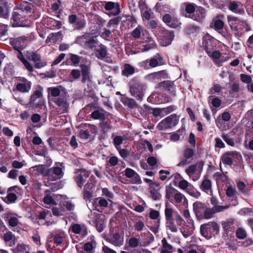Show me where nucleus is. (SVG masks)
<instances>
[{
	"instance_id": "23",
	"label": "nucleus",
	"mask_w": 253,
	"mask_h": 253,
	"mask_svg": "<svg viewBox=\"0 0 253 253\" xmlns=\"http://www.w3.org/2000/svg\"><path fill=\"white\" fill-rule=\"evenodd\" d=\"M174 34L172 32L165 31L163 36L160 39V42L162 46H166L171 44L174 38Z\"/></svg>"
},
{
	"instance_id": "14",
	"label": "nucleus",
	"mask_w": 253,
	"mask_h": 253,
	"mask_svg": "<svg viewBox=\"0 0 253 253\" xmlns=\"http://www.w3.org/2000/svg\"><path fill=\"white\" fill-rule=\"evenodd\" d=\"M215 42V39L208 34L203 37V44L206 52L213 49L214 47L216 46Z\"/></svg>"
},
{
	"instance_id": "55",
	"label": "nucleus",
	"mask_w": 253,
	"mask_h": 253,
	"mask_svg": "<svg viewBox=\"0 0 253 253\" xmlns=\"http://www.w3.org/2000/svg\"><path fill=\"white\" fill-rule=\"evenodd\" d=\"M209 100L211 101L212 105L215 108L219 107L221 105V101L217 97H213L211 96H210L209 97Z\"/></svg>"
},
{
	"instance_id": "47",
	"label": "nucleus",
	"mask_w": 253,
	"mask_h": 253,
	"mask_svg": "<svg viewBox=\"0 0 253 253\" xmlns=\"http://www.w3.org/2000/svg\"><path fill=\"white\" fill-rule=\"evenodd\" d=\"M89 36V35L86 34L78 37L76 40V42L85 47Z\"/></svg>"
},
{
	"instance_id": "27",
	"label": "nucleus",
	"mask_w": 253,
	"mask_h": 253,
	"mask_svg": "<svg viewBox=\"0 0 253 253\" xmlns=\"http://www.w3.org/2000/svg\"><path fill=\"white\" fill-rule=\"evenodd\" d=\"M187 223L188 224L185 225L181 230L183 236L185 238H187L191 235L195 229L194 222L190 221V222H187Z\"/></svg>"
},
{
	"instance_id": "29",
	"label": "nucleus",
	"mask_w": 253,
	"mask_h": 253,
	"mask_svg": "<svg viewBox=\"0 0 253 253\" xmlns=\"http://www.w3.org/2000/svg\"><path fill=\"white\" fill-rule=\"evenodd\" d=\"M211 182L207 176H205L201 185V189L207 193L211 195Z\"/></svg>"
},
{
	"instance_id": "16",
	"label": "nucleus",
	"mask_w": 253,
	"mask_h": 253,
	"mask_svg": "<svg viewBox=\"0 0 253 253\" xmlns=\"http://www.w3.org/2000/svg\"><path fill=\"white\" fill-rule=\"evenodd\" d=\"M48 97H59L66 94L64 89L62 86L50 87L47 88Z\"/></svg>"
},
{
	"instance_id": "4",
	"label": "nucleus",
	"mask_w": 253,
	"mask_h": 253,
	"mask_svg": "<svg viewBox=\"0 0 253 253\" xmlns=\"http://www.w3.org/2000/svg\"><path fill=\"white\" fill-rule=\"evenodd\" d=\"M178 121V120L176 115H171L161 121L157 126V128L159 130L169 129L176 126Z\"/></svg>"
},
{
	"instance_id": "50",
	"label": "nucleus",
	"mask_w": 253,
	"mask_h": 253,
	"mask_svg": "<svg viewBox=\"0 0 253 253\" xmlns=\"http://www.w3.org/2000/svg\"><path fill=\"white\" fill-rule=\"evenodd\" d=\"M166 227L168 230H170L172 232H177L178 231V228L174 223V221H166Z\"/></svg>"
},
{
	"instance_id": "48",
	"label": "nucleus",
	"mask_w": 253,
	"mask_h": 253,
	"mask_svg": "<svg viewBox=\"0 0 253 253\" xmlns=\"http://www.w3.org/2000/svg\"><path fill=\"white\" fill-rule=\"evenodd\" d=\"M65 237V234L63 232H58L56 233L54 237V240L55 243L57 244H61L63 243Z\"/></svg>"
},
{
	"instance_id": "11",
	"label": "nucleus",
	"mask_w": 253,
	"mask_h": 253,
	"mask_svg": "<svg viewBox=\"0 0 253 253\" xmlns=\"http://www.w3.org/2000/svg\"><path fill=\"white\" fill-rule=\"evenodd\" d=\"M28 39L25 36H22L13 39L10 41V43L13 48L18 51H21L26 45Z\"/></svg>"
},
{
	"instance_id": "63",
	"label": "nucleus",
	"mask_w": 253,
	"mask_h": 253,
	"mask_svg": "<svg viewBox=\"0 0 253 253\" xmlns=\"http://www.w3.org/2000/svg\"><path fill=\"white\" fill-rule=\"evenodd\" d=\"M237 186L239 189L242 192V193L245 195H248L249 194V190L246 188V185L242 181H238Z\"/></svg>"
},
{
	"instance_id": "5",
	"label": "nucleus",
	"mask_w": 253,
	"mask_h": 253,
	"mask_svg": "<svg viewBox=\"0 0 253 253\" xmlns=\"http://www.w3.org/2000/svg\"><path fill=\"white\" fill-rule=\"evenodd\" d=\"M144 85L139 83H131L129 85L131 95L137 100H142L144 96Z\"/></svg>"
},
{
	"instance_id": "22",
	"label": "nucleus",
	"mask_w": 253,
	"mask_h": 253,
	"mask_svg": "<svg viewBox=\"0 0 253 253\" xmlns=\"http://www.w3.org/2000/svg\"><path fill=\"white\" fill-rule=\"evenodd\" d=\"M194 211L198 218H203L206 206L201 202H196L193 205Z\"/></svg>"
},
{
	"instance_id": "64",
	"label": "nucleus",
	"mask_w": 253,
	"mask_h": 253,
	"mask_svg": "<svg viewBox=\"0 0 253 253\" xmlns=\"http://www.w3.org/2000/svg\"><path fill=\"white\" fill-rule=\"evenodd\" d=\"M215 212L212 211V208L211 209L206 208V210L204 211V214L203 215V218L209 219L212 217Z\"/></svg>"
},
{
	"instance_id": "60",
	"label": "nucleus",
	"mask_w": 253,
	"mask_h": 253,
	"mask_svg": "<svg viewBox=\"0 0 253 253\" xmlns=\"http://www.w3.org/2000/svg\"><path fill=\"white\" fill-rule=\"evenodd\" d=\"M14 239V235L9 231H7L3 235V240L5 242H8Z\"/></svg>"
},
{
	"instance_id": "32",
	"label": "nucleus",
	"mask_w": 253,
	"mask_h": 253,
	"mask_svg": "<svg viewBox=\"0 0 253 253\" xmlns=\"http://www.w3.org/2000/svg\"><path fill=\"white\" fill-rule=\"evenodd\" d=\"M140 8L143 20H149L151 19L152 14V10L145 5H141Z\"/></svg>"
},
{
	"instance_id": "62",
	"label": "nucleus",
	"mask_w": 253,
	"mask_h": 253,
	"mask_svg": "<svg viewBox=\"0 0 253 253\" xmlns=\"http://www.w3.org/2000/svg\"><path fill=\"white\" fill-rule=\"evenodd\" d=\"M69 55L70 56V60L72 63L74 64L75 66L78 65L81 61V57L76 54L72 53H70Z\"/></svg>"
},
{
	"instance_id": "25",
	"label": "nucleus",
	"mask_w": 253,
	"mask_h": 253,
	"mask_svg": "<svg viewBox=\"0 0 253 253\" xmlns=\"http://www.w3.org/2000/svg\"><path fill=\"white\" fill-rule=\"evenodd\" d=\"M229 9L232 12L242 14L244 13V7L242 3L239 1L231 2L229 5Z\"/></svg>"
},
{
	"instance_id": "15",
	"label": "nucleus",
	"mask_w": 253,
	"mask_h": 253,
	"mask_svg": "<svg viewBox=\"0 0 253 253\" xmlns=\"http://www.w3.org/2000/svg\"><path fill=\"white\" fill-rule=\"evenodd\" d=\"M104 8L106 10L110 11V15L116 16L121 12L120 5L117 2L112 1L107 2L105 3Z\"/></svg>"
},
{
	"instance_id": "33",
	"label": "nucleus",
	"mask_w": 253,
	"mask_h": 253,
	"mask_svg": "<svg viewBox=\"0 0 253 253\" xmlns=\"http://www.w3.org/2000/svg\"><path fill=\"white\" fill-rule=\"evenodd\" d=\"M5 219L8 221V225L11 227H15L20 223L18 217L11 214H6Z\"/></svg>"
},
{
	"instance_id": "46",
	"label": "nucleus",
	"mask_w": 253,
	"mask_h": 253,
	"mask_svg": "<svg viewBox=\"0 0 253 253\" xmlns=\"http://www.w3.org/2000/svg\"><path fill=\"white\" fill-rule=\"evenodd\" d=\"M91 117L94 119L103 120L105 119V113L103 110H95L91 113Z\"/></svg>"
},
{
	"instance_id": "56",
	"label": "nucleus",
	"mask_w": 253,
	"mask_h": 253,
	"mask_svg": "<svg viewBox=\"0 0 253 253\" xmlns=\"http://www.w3.org/2000/svg\"><path fill=\"white\" fill-rule=\"evenodd\" d=\"M94 178L93 176H90L89 177V180L84 185V189L92 191V189L94 187Z\"/></svg>"
},
{
	"instance_id": "7",
	"label": "nucleus",
	"mask_w": 253,
	"mask_h": 253,
	"mask_svg": "<svg viewBox=\"0 0 253 253\" xmlns=\"http://www.w3.org/2000/svg\"><path fill=\"white\" fill-rule=\"evenodd\" d=\"M32 83L23 77H19L16 86V89L22 93L28 92L31 89Z\"/></svg>"
},
{
	"instance_id": "31",
	"label": "nucleus",
	"mask_w": 253,
	"mask_h": 253,
	"mask_svg": "<svg viewBox=\"0 0 253 253\" xmlns=\"http://www.w3.org/2000/svg\"><path fill=\"white\" fill-rule=\"evenodd\" d=\"M71 228L72 231L75 234H81L83 236H85L87 234V228L84 225L75 224L72 226Z\"/></svg>"
},
{
	"instance_id": "37",
	"label": "nucleus",
	"mask_w": 253,
	"mask_h": 253,
	"mask_svg": "<svg viewBox=\"0 0 253 253\" xmlns=\"http://www.w3.org/2000/svg\"><path fill=\"white\" fill-rule=\"evenodd\" d=\"M135 72V68L133 66L129 64H125L124 68L122 72L123 76L128 77L132 75Z\"/></svg>"
},
{
	"instance_id": "8",
	"label": "nucleus",
	"mask_w": 253,
	"mask_h": 253,
	"mask_svg": "<svg viewBox=\"0 0 253 253\" xmlns=\"http://www.w3.org/2000/svg\"><path fill=\"white\" fill-rule=\"evenodd\" d=\"M241 158V154L236 151H229L223 154L221 158L222 163L225 165H231L233 162Z\"/></svg>"
},
{
	"instance_id": "61",
	"label": "nucleus",
	"mask_w": 253,
	"mask_h": 253,
	"mask_svg": "<svg viewBox=\"0 0 253 253\" xmlns=\"http://www.w3.org/2000/svg\"><path fill=\"white\" fill-rule=\"evenodd\" d=\"M226 193L228 197L234 198L236 197V190L235 188L230 186L227 188Z\"/></svg>"
},
{
	"instance_id": "40",
	"label": "nucleus",
	"mask_w": 253,
	"mask_h": 253,
	"mask_svg": "<svg viewBox=\"0 0 253 253\" xmlns=\"http://www.w3.org/2000/svg\"><path fill=\"white\" fill-rule=\"evenodd\" d=\"M178 192V190L173 187L171 184L166 187V198L168 200L170 201L171 197H173L175 194Z\"/></svg>"
},
{
	"instance_id": "21",
	"label": "nucleus",
	"mask_w": 253,
	"mask_h": 253,
	"mask_svg": "<svg viewBox=\"0 0 253 253\" xmlns=\"http://www.w3.org/2000/svg\"><path fill=\"white\" fill-rule=\"evenodd\" d=\"M125 172L126 176L131 178L133 183L139 184L141 183L140 176L132 169L126 168L125 170Z\"/></svg>"
},
{
	"instance_id": "52",
	"label": "nucleus",
	"mask_w": 253,
	"mask_h": 253,
	"mask_svg": "<svg viewBox=\"0 0 253 253\" xmlns=\"http://www.w3.org/2000/svg\"><path fill=\"white\" fill-rule=\"evenodd\" d=\"M134 227L136 231L140 232L145 228V224L141 220H137L134 223Z\"/></svg>"
},
{
	"instance_id": "42",
	"label": "nucleus",
	"mask_w": 253,
	"mask_h": 253,
	"mask_svg": "<svg viewBox=\"0 0 253 253\" xmlns=\"http://www.w3.org/2000/svg\"><path fill=\"white\" fill-rule=\"evenodd\" d=\"M223 19V16L222 15H219L216 16L213 20L214 27L215 29L218 30L223 28L224 26Z\"/></svg>"
},
{
	"instance_id": "53",
	"label": "nucleus",
	"mask_w": 253,
	"mask_h": 253,
	"mask_svg": "<svg viewBox=\"0 0 253 253\" xmlns=\"http://www.w3.org/2000/svg\"><path fill=\"white\" fill-rule=\"evenodd\" d=\"M222 87L218 84H215L210 90V93L211 94H214L216 93L219 94L221 92Z\"/></svg>"
},
{
	"instance_id": "51",
	"label": "nucleus",
	"mask_w": 253,
	"mask_h": 253,
	"mask_svg": "<svg viewBox=\"0 0 253 253\" xmlns=\"http://www.w3.org/2000/svg\"><path fill=\"white\" fill-rule=\"evenodd\" d=\"M97 45V42L89 36L85 48L92 49L95 47Z\"/></svg>"
},
{
	"instance_id": "34",
	"label": "nucleus",
	"mask_w": 253,
	"mask_h": 253,
	"mask_svg": "<svg viewBox=\"0 0 253 253\" xmlns=\"http://www.w3.org/2000/svg\"><path fill=\"white\" fill-rule=\"evenodd\" d=\"M121 101L125 106H127L130 108L133 109L138 106L137 104L133 99L127 97L126 96L122 97Z\"/></svg>"
},
{
	"instance_id": "58",
	"label": "nucleus",
	"mask_w": 253,
	"mask_h": 253,
	"mask_svg": "<svg viewBox=\"0 0 253 253\" xmlns=\"http://www.w3.org/2000/svg\"><path fill=\"white\" fill-rule=\"evenodd\" d=\"M85 24L86 21L84 19H78L76 23L73 25V27L76 29H81L84 28Z\"/></svg>"
},
{
	"instance_id": "9",
	"label": "nucleus",
	"mask_w": 253,
	"mask_h": 253,
	"mask_svg": "<svg viewBox=\"0 0 253 253\" xmlns=\"http://www.w3.org/2000/svg\"><path fill=\"white\" fill-rule=\"evenodd\" d=\"M90 172L85 169H78L75 174L74 179L79 187H82Z\"/></svg>"
},
{
	"instance_id": "28",
	"label": "nucleus",
	"mask_w": 253,
	"mask_h": 253,
	"mask_svg": "<svg viewBox=\"0 0 253 253\" xmlns=\"http://www.w3.org/2000/svg\"><path fill=\"white\" fill-rule=\"evenodd\" d=\"M96 246V243L93 236L90 237V241L84 245V249L86 253H93Z\"/></svg>"
},
{
	"instance_id": "13",
	"label": "nucleus",
	"mask_w": 253,
	"mask_h": 253,
	"mask_svg": "<svg viewBox=\"0 0 253 253\" xmlns=\"http://www.w3.org/2000/svg\"><path fill=\"white\" fill-rule=\"evenodd\" d=\"M167 78V74L164 70L149 74L145 77V79L147 80L152 82H157L162 79H166Z\"/></svg>"
},
{
	"instance_id": "54",
	"label": "nucleus",
	"mask_w": 253,
	"mask_h": 253,
	"mask_svg": "<svg viewBox=\"0 0 253 253\" xmlns=\"http://www.w3.org/2000/svg\"><path fill=\"white\" fill-rule=\"evenodd\" d=\"M200 232L203 236L207 239H210L211 237L209 234L210 231L205 224H202L200 227Z\"/></svg>"
},
{
	"instance_id": "36",
	"label": "nucleus",
	"mask_w": 253,
	"mask_h": 253,
	"mask_svg": "<svg viewBox=\"0 0 253 253\" xmlns=\"http://www.w3.org/2000/svg\"><path fill=\"white\" fill-rule=\"evenodd\" d=\"M17 57L22 62V63L24 64V66L28 71L32 72L34 71L33 66L28 61H27L24 58V56L23 55L21 51H18Z\"/></svg>"
},
{
	"instance_id": "12",
	"label": "nucleus",
	"mask_w": 253,
	"mask_h": 253,
	"mask_svg": "<svg viewBox=\"0 0 253 253\" xmlns=\"http://www.w3.org/2000/svg\"><path fill=\"white\" fill-rule=\"evenodd\" d=\"M204 163L202 161L197 162L194 165L190 166L186 169V172L190 178H192L193 180H196L193 177L194 174L201 172L203 169Z\"/></svg>"
},
{
	"instance_id": "35",
	"label": "nucleus",
	"mask_w": 253,
	"mask_h": 253,
	"mask_svg": "<svg viewBox=\"0 0 253 253\" xmlns=\"http://www.w3.org/2000/svg\"><path fill=\"white\" fill-rule=\"evenodd\" d=\"M173 198L174 204L176 207H178L181 204H184L187 201L185 196L178 191L175 194Z\"/></svg>"
},
{
	"instance_id": "38",
	"label": "nucleus",
	"mask_w": 253,
	"mask_h": 253,
	"mask_svg": "<svg viewBox=\"0 0 253 253\" xmlns=\"http://www.w3.org/2000/svg\"><path fill=\"white\" fill-rule=\"evenodd\" d=\"M162 248L161 253H172L173 248L172 246L168 243L167 240L163 238L162 240Z\"/></svg>"
},
{
	"instance_id": "10",
	"label": "nucleus",
	"mask_w": 253,
	"mask_h": 253,
	"mask_svg": "<svg viewBox=\"0 0 253 253\" xmlns=\"http://www.w3.org/2000/svg\"><path fill=\"white\" fill-rule=\"evenodd\" d=\"M157 88H160L163 91H167L170 97H174L175 95V87L173 83L167 81L161 82L156 86Z\"/></svg>"
},
{
	"instance_id": "17",
	"label": "nucleus",
	"mask_w": 253,
	"mask_h": 253,
	"mask_svg": "<svg viewBox=\"0 0 253 253\" xmlns=\"http://www.w3.org/2000/svg\"><path fill=\"white\" fill-rule=\"evenodd\" d=\"M194 154V151L192 149L187 148L184 152L183 159L177 164V166L181 167L190 163Z\"/></svg>"
},
{
	"instance_id": "45",
	"label": "nucleus",
	"mask_w": 253,
	"mask_h": 253,
	"mask_svg": "<svg viewBox=\"0 0 253 253\" xmlns=\"http://www.w3.org/2000/svg\"><path fill=\"white\" fill-rule=\"evenodd\" d=\"M174 212V210L169 207L168 205H166V209L165 210V214L166 216V220L167 221L173 220V215Z\"/></svg>"
},
{
	"instance_id": "41",
	"label": "nucleus",
	"mask_w": 253,
	"mask_h": 253,
	"mask_svg": "<svg viewBox=\"0 0 253 253\" xmlns=\"http://www.w3.org/2000/svg\"><path fill=\"white\" fill-rule=\"evenodd\" d=\"M162 60H163L162 58L160 57L159 54H157L155 57L151 58L149 60V66L151 67L154 68L162 64L163 62Z\"/></svg>"
},
{
	"instance_id": "30",
	"label": "nucleus",
	"mask_w": 253,
	"mask_h": 253,
	"mask_svg": "<svg viewBox=\"0 0 253 253\" xmlns=\"http://www.w3.org/2000/svg\"><path fill=\"white\" fill-rule=\"evenodd\" d=\"M31 10V4L27 1L22 2L20 5L15 8V11H21V13L26 14Z\"/></svg>"
},
{
	"instance_id": "26",
	"label": "nucleus",
	"mask_w": 253,
	"mask_h": 253,
	"mask_svg": "<svg viewBox=\"0 0 253 253\" xmlns=\"http://www.w3.org/2000/svg\"><path fill=\"white\" fill-rule=\"evenodd\" d=\"M20 190V188L17 186H14L9 187L8 189V190H7L8 193H7V195L6 198L7 199L6 203L8 204L14 203L17 200V196H16V195L15 194L12 193V192H13V191L16 192L17 190Z\"/></svg>"
},
{
	"instance_id": "18",
	"label": "nucleus",
	"mask_w": 253,
	"mask_h": 253,
	"mask_svg": "<svg viewBox=\"0 0 253 253\" xmlns=\"http://www.w3.org/2000/svg\"><path fill=\"white\" fill-rule=\"evenodd\" d=\"M208 55L212 59L214 63L218 66H221L224 60L221 58V53L218 50L211 49L206 52Z\"/></svg>"
},
{
	"instance_id": "44",
	"label": "nucleus",
	"mask_w": 253,
	"mask_h": 253,
	"mask_svg": "<svg viewBox=\"0 0 253 253\" xmlns=\"http://www.w3.org/2000/svg\"><path fill=\"white\" fill-rule=\"evenodd\" d=\"M124 140H125L124 136H113V143L117 149H119L121 148V145L123 144Z\"/></svg>"
},
{
	"instance_id": "6",
	"label": "nucleus",
	"mask_w": 253,
	"mask_h": 253,
	"mask_svg": "<svg viewBox=\"0 0 253 253\" xmlns=\"http://www.w3.org/2000/svg\"><path fill=\"white\" fill-rule=\"evenodd\" d=\"M68 100V98L66 94H64L63 96H60L54 100L55 104L58 107L56 109L59 113H64L68 110L69 104Z\"/></svg>"
},
{
	"instance_id": "1",
	"label": "nucleus",
	"mask_w": 253,
	"mask_h": 253,
	"mask_svg": "<svg viewBox=\"0 0 253 253\" xmlns=\"http://www.w3.org/2000/svg\"><path fill=\"white\" fill-rule=\"evenodd\" d=\"M227 20L232 32L236 36L240 37L245 32L251 30L250 26L245 21L231 16H228Z\"/></svg>"
},
{
	"instance_id": "43",
	"label": "nucleus",
	"mask_w": 253,
	"mask_h": 253,
	"mask_svg": "<svg viewBox=\"0 0 253 253\" xmlns=\"http://www.w3.org/2000/svg\"><path fill=\"white\" fill-rule=\"evenodd\" d=\"M81 67L83 76V82L85 83L87 80L90 81L88 67L85 65H82Z\"/></svg>"
},
{
	"instance_id": "49",
	"label": "nucleus",
	"mask_w": 253,
	"mask_h": 253,
	"mask_svg": "<svg viewBox=\"0 0 253 253\" xmlns=\"http://www.w3.org/2000/svg\"><path fill=\"white\" fill-rule=\"evenodd\" d=\"M208 228V230L210 231V233L217 231L219 229L218 225L214 222H209L207 224H204Z\"/></svg>"
},
{
	"instance_id": "2",
	"label": "nucleus",
	"mask_w": 253,
	"mask_h": 253,
	"mask_svg": "<svg viewBox=\"0 0 253 253\" xmlns=\"http://www.w3.org/2000/svg\"><path fill=\"white\" fill-rule=\"evenodd\" d=\"M64 166L63 163H56L52 168L47 170L46 176L49 181H55L63 176Z\"/></svg>"
},
{
	"instance_id": "39",
	"label": "nucleus",
	"mask_w": 253,
	"mask_h": 253,
	"mask_svg": "<svg viewBox=\"0 0 253 253\" xmlns=\"http://www.w3.org/2000/svg\"><path fill=\"white\" fill-rule=\"evenodd\" d=\"M61 37L60 32L50 34L45 40L46 43L53 42L55 43L59 41Z\"/></svg>"
},
{
	"instance_id": "20",
	"label": "nucleus",
	"mask_w": 253,
	"mask_h": 253,
	"mask_svg": "<svg viewBox=\"0 0 253 253\" xmlns=\"http://www.w3.org/2000/svg\"><path fill=\"white\" fill-rule=\"evenodd\" d=\"M106 240L116 246H121L124 244V236L119 233H115L106 238Z\"/></svg>"
},
{
	"instance_id": "57",
	"label": "nucleus",
	"mask_w": 253,
	"mask_h": 253,
	"mask_svg": "<svg viewBox=\"0 0 253 253\" xmlns=\"http://www.w3.org/2000/svg\"><path fill=\"white\" fill-rule=\"evenodd\" d=\"M107 55V50L105 47H102L97 50L96 56L98 58L102 59Z\"/></svg>"
},
{
	"instance_id": "59",
	"label": "nucleus",
	"mask_w": 253,
	"mask_h": 253,
	"mask_svg": "<svg viewBox=\"0 0 253 253\" xmlns=\"http://www.w3.org/2000/svg\"><path fill=\"white\" fill-rule=\"evenodd\" d=\"M142 32V27L138 26L132 32L131 35L134 38L138 39L140 37L141 34Z\"/></svg>"
},
{
	"instance_id": "3",
	"label": "nucleus",
	"mask_w": 253,
	"mask_h": 253,
	"mask_svg": "<svg viewBox=\"0 0 253 253\" xmlns=\"http://www.w3.org/2000/svg\"><path fill=\"white\" fill-rule=\"evenodd\" d=\"M21 11H14L11 22L13 27H29L30 21L26 18V15L21 13Z\"/></svg>"
},
{
	"instance_id": "24",
	"label": "nucleus",
	"mask_w": 253,
	"mask_h": 253,
	"mask_svg": "<svg viewBox=\"0 0 253 253\" xmlns=\"http://www.w3.org/2000/svg\"><path fill=\"white\" fill-rule=\"evenodd\" d=\"M118 19H120L122 22H127L128 24H130L131 26H134L136 23V20L135 18L131 15H124L121 17H118L116 19L110 20L109 23L110 24H111L114 22L117 23Z\"/></svg>"
},
{
	"instance_id": "19",
	"label": "nucleus",
	"mask_w": 253,
	"mask_h": 253,
	"mask_svg": "<svg viewBox=\"0 0 253 253\" xmlns=\"http://www.w3.org/2000/svg\"><path fill=\"white\" fill-rule=\"evenodd\" d=\"M58 195L52 193L49 190H46L43 201L45 204L56 205L57 204Z\"/></svg>"
}]
</instances>
